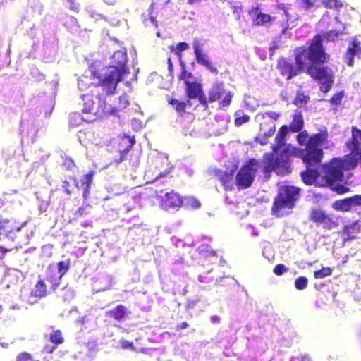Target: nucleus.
<instances>
[{
  "mask_svg": "<svg viewBox=\"0 0 361 361\" xmlns=\"http://www.w3.org/2000/svg\"><path fill=\"white\" fill-rule=\"evenodd\" d=\"M312 45L310 48L302 45L294 49L295 64L285 58H279L276 68L280 74L290 80L302 72H305L312 79L318 82L319 90L323 93L329 92L334 82L335 74L328 66L317 64L322 57L321 52Z\"/></svg>",
  "mask_w": 361,
  "mask_h": 361,
  "instance_id": "nucleus-1",
  "label": "nucleus"
},
{
  "mask_svg": "<svg viewBox=\"0 0 361 361\" xmlns=\"http://www.w3.org/2000/svg\"><path fill=\"white\" fill-rule=\"evenodd\" d=\"M92 75L98 82L90 83V91L82 95V112L93 116L90 121L116 114L117 109L107 102V97L114 94L116 89L110 90L104 86L105 80L102 79V74L98 71H92Z\"/></svg>",
  "mask_w": 361,
  "mask_h": 361,
  "instance_id": "nucleus-2",
  "label": "nucleus"
},
{
  "mask_svg": "<svg viewBox=\"0 0 361 361\" xmlns=\"http://www.w3.org/2000/svg\"><path fill=\"white\" fill-rule=\"evenodd\" d=\"M321 180L318 184L322 187H330L339 194H343L348 191V188L343 185L338 184L342 181L345 171L354 169L355 166L352 164V160L348 161L345 157H334L329 161L320 165Z\"/></svg>",
  "mask_w": 361,
  "mask_h": 361,
  "instance_id": "nucleus-3",
  "label": "nucleus"
},
{
  "mask_svg": "<svg viewBox=\"0 0 361 361\" xmlns=\"http://www.w3.org/2000/svg\"><path fill=\"white\" fill-rule=\"evenodd\" d=\"M128 56L126 51L118 50L115 51L111 60V69L102 74V79L105 80L104 86L110 90L116 89L118 82L123 80V76L130 73L126 66Z\"/></svg>",
  "mask_w": 361,
  "mask_h": 361,
  "instance_id": "nucleus-4",
  "label": "nucleus"
},
{
  "mask_svg": "<svg viewBox=\"0 0 361 361\" xmlns=\"http://www.w3.org/2000/svg\"><path fill=\"white\" fill-rule=\"evenodd\" d=\"M290 154L289 147L284 148L278 156L272 152L265 153L262 158V173L266 176H269L272 171L281 176L290 173L292 171Z\"/></svg>",
  "mask_w": 361,
  "mask_h": 361,
  "instance_id": "nucleus-5",
  "label": "nucleus"
},
{
  "mask_svg": "<svg viewBox=\"0 0 361 361\" xmlns=\"http://www.w3.org/2000/svg\"><path fill=\"white\" fill-rule=\"evenodd\" d=\"M323 157L324 152H321L312 145L310 146L307 154L302 157L301 159L306 169L301 173V177L305 185H312L317 178L321 180V170L319 171L317 168L320 166Z\"/></svg>",
  "mask_w": 361,
  "mask_h": 361,
  "instance_id": "nucleus-6",
  "label": "nucleus"
},
{
  "mask_svg": "<svg viewBox=\"0 0 361 361\" xmlns=\"http://www.w3.org/2000/svg\"><path fill=\"white\" fill-rule=\"evenodd\" d=\"M300 188L293 185L281 186L273 203L271 211L278 217L283 216L285 209H293L300 198Z\"/></svg>",
  "mask_w": 361,
  "mask_h": 361,
  "instance_id": "nucleus-7",
  "label": "nucleus"
},
{
  "mask_svg": "<svg viewBox=\"0 0 361 361\" xmlns=\"http://www.w3.org/2000/svg\"><path fill=\"white\" fill-rule=\"evenodd\" d=\"M328 130L326 128L321 130L319 133L309 136L306 130L300 131L296 136L297 142L300 145H305V149H300V157L302 158L308 152V148L312 145L316 149L324 152L322 145L328 141Z\"/></svg>",
  "mask_w": 361,
  "mask_h": 361,
  "instance_id": "nucleus-8",
  "label": "nucleus"
},
{
  "mask_svg": "<svg viewBox=\"0 0 361 361\" xmlns=\"http://www.w3.org/2000/svg\"><path fill=\"white\" fill-rule=\"evenodd\" d=\"M260 165L258 160L250 158L241 166L235 176L236 185L239 190L247 189L251 186Z\"/></svg>",
  "mask_w": 361,
  "mask_h": 361,
  "instance_id": "nucleus-9",
  "label": "nucleus"
},
{
  "mask_svg": "<svg viewBox=\"0 0 361 361\" xmlns=\"http://www.w3.org/2000/svg\"><path fill=\"white\" fill-rule=\"evenodd\" d=\"M341 32L338 30H332L326 32L323 34H317L313 38L307 42L306 48H310L312 45L316 46V49L321 52V59L319 61H317V64L320 66H324V64L329 61L330 56L326 52V49L323 46V41L326 40L328 42L336 41Z\"/></svg>",
  "mask_w": 361,
  "mask_h": 361,
  "instance_id": "nucleus-10",
  "label": "nucleus"
},
{
  "mask_svg": "<svg viewBox=\"0 0 361 361\" xmlns=\"http://www.w3.org/2000/svg\"><path fill=\"white\" fill-rule=\"evenodd\" d=\"M351 137L346 142L345 147L349 154L344 155L356 167L361 165V129L356 126L351 128Z\"/></svg>",
  "mask_w": 361,
  "mask_h": 361,
  "instance_id": "nucleus-11",
  "label": "nucleus"
},
{
  "mask_svg": "<svg viewBox=\"0 0 361 361\" xmlns=\"http://www.w3.org/2000/svg\"><path fill=\"white\" fill-rule=\"evenodd\" d=\"M210 103L218 102L221 108L228 107L233 100V93L227 90L222 81L214 82L208 91Z\"/></svg>",
  "mask_w": 361,
  "mask_h": 361,
  "instance_id": "nucleus-12",
  "label": "nucleus"
},
{
  "mask_svg": "<svg viewBox=\"0 0 361 361\" xmlns=\"http://www.w3.org/2000/svg\"><path fill=\"white\" fill-rule=\"evenodd\" d=\"M184 197L173 190L166 192L163 195L159 196L160 207L165 211H178L183 205Z\"/></svg>",
  "mask_w": 361,
  "mask_h": 361,
  "instance_id": "nucleus-13",
  "label": "nucleus"
},
{
  "mask_svg": "<svg viewBox=\"0 0 361 361\" xmlns=\"http://www.w3.org/2000/svg\"><path fill=\"white\" fill-rule=\"evenodd\" d=\"M27 224V221L18 224L13 219H7L0 216V238L4 236L12 241L16 238V233Z\"/></svg>",
  "mask_w": 361,
  "mask_h": 361,
  "instance_id": "nucleus-14",
  "label": "nucleus"
},
{
  "mask_svg": "<svg viewBox=\"0 0 361 361\" xmlns=\"http://www.w3.org/2000/svg\"><path fill=\"white\" fill-rule=\"evenodd\" d=\"M343 57L347 65L350 67L354 66L355 58L361 59V42L357 37H353L350 40Z\"/></svg>",
  "mask_w": 361,
  "mask_h": 361,
  "instance_id": "nucleus-15",
  "label": "nucleus"
},
{
  "mask_svg": "<svg viewBox=\"0 0 361 361\" xmlns=\"http://www.w3.org/2000/svg\"><path fill=\"white\" fill-rule=\"evenodd\" d=\"M247 13L251 16L252 25L255 26L267 25V24H271L278 18L277 16H272L269 14L262 13L259 4L252 7Z\"/></svg>",
  "mask_w": 361,
  "mask_h": 361,
  "instance_id": "nucleus-16",
  "label": "nucleus"
},
{
  "mask_svg": "<svg viewBox=\"0 0 361 361\" xmlns=\"http://www.w3.org/2000/svg\"><path fill=\"white\" fill-rule=\"evenodd\" d=\"M237 170L235 166L231 170L214 169L213 173L214 178L220 181L225 190H232L233 189V178Z\"/></svg>",
  "mask_w": 361,
  "mask_h": 361,
  "instance_id": "nucleus-17",
  "label": "nucleus"
},
{
  "mask_svg": "<svg viewBox=\"0 0 361 361\" xmlns=\"http://www.w3.org/2000/svg\"><path fill=\"white\" fill-rule=\"evenodd\" d=\"M193 49L197 63L209 69L212 73L217 74L218 68L213 66L208 56L202 52L201 44L198 41L194 42Z\"/></svg>",
  "mask_w": 361,
  "mask_h": 361,
  "instance_id": "nucleus-18",
  "label": "nucleus"
},
{
  "mask_svg": "<svg viewBox=\"0 0 361 361\" xmlns=\"http://www.w3.org/2000/svg\"><path fill=\"white\" fill-rule=\"evenodd\" d=\"M166 167L163 169H157L154 178L152 180V182H158L160 179H166L167 182V185L169 187H172L175 183L174 176L173 175V172L174 171V166L168 162L164 163Z\"/></svg>",
  "mask_w": 361,
  "mask_h": 361,
  "instance_id": "nucleus-19",
  "label": "nucleus"
},
{
  "mask_svg": "<svg viewBox=\"0 0 361 361\" xmlns=\"http://www.w3.org/2000/svg\"><path fill=\"white\" fill-rule=\"evenodd\" d=\"M49 340L52 343V345H44L42 350V352L43 353H53L55 351L56 347L59 345L63 344L65 341L62 331L60 329L55 330L52 333H51L49 336Z\"/></svg>",
  "mask_w": 361,
  "mask_h": 361,
  "instance_id": "nucleus-20",
  "label": "nucleus"
},
{
  "mask_svg": "<svg viewBox=\"0 0 361 361\" xmlns=\"http://www.w3.org/2000/svg\"><path fill=\"white\" fill-rule=\"evenodd\" d=\"M360 233L361 219H358L345 225L339 233L343 236L345 240H350L357 238Z\"/></svg>",
  "mask_w": 361,
  "mask_h": 361,
  "instance_id": "nucleus-21",
  "label": "nucleus"
},
{
  "mask_svg": "<svg viewBox=\"0 0 361 361\" xmlns=\"http://www.w3.org/2000/svg\"><path fill=\"white\" fill-rule=\"evenodd\" d=\"M130 314V311L123 305H118L113 309L105 312V316L114 321L121 322L127 319Z\"/></svg>",
  "mask_w": 361,
  "mask_h": 361,
  "instance_id": "nucleus-22",
  "label": "nucleus"
},
{
  "mask_svg": "<svg viewBox=\"0 0 361 361\" xmlns=\"http://www.w3.org/2000/svg\"><path fill=\"white\" fill-rule=\"evenodd\" d=\"M95 171L90 170L87 173L85 174L82 176V178L80 180L81 185L79 186L78 181L76 178L71 177V179L74 180L75 187L79 189L80 187L83 189L82 197L85 200H87L90 192V187L92 184L94 177L95 176Z\"/></svg>",
  "mask_w": 361,
  "mask_h": 361,
  "instance_id": "nucleus-23",
  "label": "nucleus"
},
{
  "mask_svg": "<svg viewBox=\"0 0 361 361\" xmlns=\"http://www.w3.org/2000/svg\"><path fill=\"white\" fill-rule=\"evenodd\" d=\"M135 142V137L128 135H123L121 137L118 142V151L120 152V157L117 161L118 163L123 161L129 150L133 147Z\"/></svg>",
  "mask_w": 361,
  "mask_h": 361,
  "instance_id": "nucleus-24",
  "label": "nucleus"
},
{
  "mask_svg": "<svg viewBox=\"0 0 361 361\" xmlns=\"http://www.w3.org/2000/svg\"><path fill=\"white\" fill-rule=\"evenodd\" d=\"M259 130L263 137L271 136L276 130V124L273 119L262 117L259 123Z\"/></svg>",
  "mask_w": 361,
  "mask_h": 361,
  "instance_id": "nucleus-25",
  "label": "nucleus"
},
{
  "mask_svg": "<svg viewBox=\"0 0 361 361\" xmlns=\"http://www.w3.org/2000/svg\"><path fill=\"white\" fill-rule=\"evenodd\" d=\"M185 94L188 99H195L199 94L203 91L202 85L198 82H186Z\"/></svg>",
  "mask_w": 361,
  "mask_h": 361,
  "instance_id": "nucleus-26",
  "label": "nucleus"
},
{
  "mask_svg": "<svg viewBox=\"0 0 361 361\" xmlns=\"http://www.w3.org/2000/svg\"><path fill=\"white\" fill-rule=\"evenodd\" d=\"M304 127V119L300 111L295 110L293 115V120L288 128L293 133H298L302 130Z\"/></svg>",
  "mask_w": 361,
  "mask_h": 361,
  "instance_id": "nucleus-27",
  "label": "nucleus"
},
{
  "mask_svg": "<svg viewBox=\"0 0 361 361\" xmlns=\"http://www.w3.org/2000/svg\"><path fill=\"white\" fill-rule=\"evenodd\" d=\"M47 294V287L45 284L44 280L42 279H39L33 290L30 292V297L40 299L46 297Z\"/></svg>",
  "mask_w": 361,
  "mask_h": 361,
  "instance_id": "nucleus-28",
  "label": "nucleus"
},
{
  "mask_svg": "<svg viewBox=\"0 0 361 361\" xmlns=\"http://www.w3.org/2000/svg\"><path fill=\"white\" fill-rule=\"evenodd\" d=\"M288 126L287 125H283L278 130L277 134L275 137L276 144L272 146V150L274 152L277 151L284 145L285 137L288 133Z\"/></svg>",
  "mask_w": 361,
  "mask_h": 361,
  "instance_id": "nucleus-29",
  "label": "nucleus"
},
{
  "mask_svg": "<svg viewBox=\"0 0 361 361\" xmlns=\"http://www.w3.org/2000/svg\"><path fill=\"white\" fill-rule=\"evenodd\" d=\"M46 280L51 284L50 290L54 291L59 286L61 278L54 269H49L46 274Z\"/></svg>",
  "mask_w": 361,
  "mask_h": 361,
  "instance_id": "nucleus-30",
  "label": "nucleus"
},
{
  "mask_svg": "<svg viewBox=\"0 0 361 361\" xmlns=\"http://www.w3.org/2000/svg\"><path fill=\"white\" fill-rule=\"evenodd\" d=\"M169 104L174 106L175 110L181 116L186 113L185 108L190 103L189 99L180 101L176 98H169L168 100Z\"/></svg>",
  "mask_w": 361,
  "mask_h": 361,
  "instance_id": "nucleus-31",
  "label": "nucleus"
},
{
  "mask_svg": "<svg viewBox=\"0 0 361 361\" xmlns=\"http://www.w3.org/2000/svg\"><path fill=\"white\" fill-rule=\"evenodd\" d=\"M321 224L325 230H332L336 228L339 226L337 218H334L332 216L329 214L325 216Z\"/></svg>",
  "mask_w": 361,
  "mask_h": 361,
  "instance_id": "nucleus-32",
  "label": "nucleus"
},
{
  "mask_svg": "<svg viewBox=\"0 0 361 361\" xmlns=\"http://www.w3.org/2000/svg\"><path fill=\"white\" fill-rule=\"evenodd\" d=\"M326 215L324 211L314 209L310 213V219L314 223L321 224Z\"/></svg>",
  "mask_w": 361,
  "mask_h": 361,
  "instance_id": "nucleus-33",
  "label": "nucleus"
},
{
  "mask_svg": "<svg viewBox=\"0 0 361 361\" xmlns=\"http://www.w3.org/2000/svg\"><path fill=\"white\" fill-rule=\"evenodd\" d=\"M333 207L336 210L343 211V212H349L352 210L350 205L349 204L348 198H344L341 200H336L334 202L333 204Z\"/></svg>",
  "mask_w": 361,
  "mask_h": 361,
  "instance_id": "nucleus-34",
  "label": "nucleus"
},
{
  "mask_svg": "<svg viewBox=\"0 0 361 361\" xmlns=\"http://www.w3.org/2000/svg\"><path fill=\"white\" fill-rule=\"evenodd\" d=\"M310 101V97L305 95L302 91H298L293 104L298 107L305 105Z\"/></svg>",
  "mask_w": 361,
  "mask_h": 361,
  "instance_id": "nucleus-35",
  "label": "nucleus"
},
{
  "mask_svg": "<svg viewBox=\"0 0 361 361\" xmlns=\"http://www.w3.org/2000/svg\"><path fill=\"white\" fill-rule=\"evenodd\" d=\"M189 44L185 42H179L176 46L171 45L170 50L178 56H180L181 53L188 49Z\"/></svg>",
  "mask_w": 361,
  "mask_h": 361,
  "instance_id": "nucleus-36",
  "label": "nucleus"
},
{
  "mask_svg": "<svg viewBox=\"0 0 361 361\" xmlns=\"http://www.w3.org/2000/svg\"><path fill=\"white\" fill-rule=\"evenodd\" d=\"M322 4L326 8H338L343 7L341 0H322Z\"/></svg>",
  "mask_w": 361,
  "mask_h": 361,
  "instance_id": "nucleus-37",
  "label": "nucleus"
},
{
  "mask_svg": "<svg viewBox=\"0 0 361 361\" xmlns=\"http://www.w3.org/2000/svg\"><path fill=\"white\" fill-rule=\"evenodd\" d=\"M332 269L330 267H322L314 272V277L317 279H323L331 275Z\"/></svg>",
  "mask_w": 361,
  "mask_h": 361,
  "instance_id": "nucleus-38",
  "label": "nucleus"
},
{
  "mask_svg": "<svg viewBox=\"0 0 361 361\" xmlns=\"http://www.w3.org/2000/svg\"><path fill=\"white\" fill-rule=\"evenodd\" d=\"M193 78V75L191 72H189L186 70L184 65L182 66L181 71L180 74L178 75V80H183L185 85H186V82H190L189 80Z\"/></svg>",
  "mask_w": 361,
  "mask_h": 361,
  "instance_id": "nucleus-39",
  "label": "nucleus"
},
{
  "mask_svg": "<svg viewBox=\"0 0 361 361\" xmlns=\"http://www.w3.org/2000/svg\"><path fill=\"white\" fill-rule=\"evenodd\" d=\"M63 162L62 166L68 171H72L74 168L76 167V164L74 161V160L68 157V156H63L62 157Z\"/></svg>",
  "mask_w": 361,
  "mask_h": 361,
  "instance_id": "nucleus-40",
  "label": "nucleus"
},
{
  "mask_svg": "<svg viewBox=\"0 0 361 361\" xmlns=\"http://www.w3.org/2000/svg\"><path fill=\"white\" fill-rule=\"evenodd\" d=\"M185 205L190 209H196L200 207V201L193 197H189L185 199Z\"/></svg>",
  "mask_w": 361,
  "mask_h": 361,
  "instance_id": "nucleus-41",
  "label": "nucleus"
},
{
  "mask_svg": "<svg viewBox=\"0 0 361 361\" xmlns=\"http://www.w3.org/2000/svg\"><path fill=\"white\" fill-rule=\"evenodd\" d=\"M130 105V102L127 98L126 95H122L119 97V104L118 106H115L114 108L116 110V114L121 111H123L126 108H127Z\"/></svg>",
  "mask_w": 361,
  "mask_h": 361,
  "instance_id": "nucleus-42",
  "label": "nucleus"
},
{
  "mask_svg": "<svg viewBox=\"0 0 361 361\" xmlns=\"http://www.w3.org/2000/svg\"><path fill=\"white\" fill-rule=\"evenodd\" d=\"M281 16H283V20L280 23L281 25V32L282 34H284L287 30L289 27V23H288V11L283 10V13H281Z\"/></svg>",
  "mask_w": 361,
  "mask_h": 361,
  "instance_id": "nucleus-43",
  "label": "nucleus"
},
{
  "mask_svg": "<svg viewBox=\"0 0 361 361\" xmlns=\"http://www.w3.org/2000/svg\"><path fill=\"white\" fill-rule=\"evenodd\" d=\"M307 279L305 276H299L296 278L295 281V286L296 289L302 290L305 289L307 286Z\"/></svg>",
  "mask_w": 361,
  "mask_h": 361,
  "instance_id": "nucleus-44",
  "label": "nucleus"
},
{
  "mask_svg": "<svg viewBox=\"0 0 361 361\" xmlns=\"http://www.w3.org/2000/svg\"><path fill=\"white\" fill-rule=\"evenodd\" d=\"M59 276L62 278L69 269V263L64 261H60L57 264Z\"/></svg>",
  "mask_w": 361,
  "mask_h": 361,
  "instance_id": "nucleus-45",
  "label": "nucleus"
},
{
  "mask_svg": "<svg viewBox=\"0 0 361 361\" xmlns=\"http://www.w3.org/2000/svg\"><path fill=\"white\" fill-rule=\"evenodd\" d=\"M234 116L235 117V120H234V123L238 127L248 122L250 119V118L248 115L245 114L243 116H239L238 112H236Z\"/></svg>",
  "mask_w": 361,
  "mask_h": 361,
  "instance_id": "nucleus-46",
  "label": "nucleus"
},
{
  "mask_svg": "<svg viewBox=\"0 0 361 361\" xmlns=\"http://www.w3.org/2000/svg\"><path fill=\"white\" fill-rule=\"evenodd\" d=\"M348 198L352 209L361 206V195H355Z\"/></svg>",
  "mask_w": 361,
  "mask_h": 361,
  "instance_id": "nucleus-47",
  "label": "nucleus"
},
{
  "mask_svg": "<svg viewBox=\"0 0 361 361\" xmlns=\"http://www.w3.org/2000/svg\"><path fill=\"white\" fill-rule=\"evenodd\" d=\"M16 361H34V357L31 353L23 351L17 355Z\"/></svg>",
  "mask_w": 361,
  "mask_h": 361,
  "instance_id": "nucleus-48",
  "label": "nucleus"
},
{
  "mask_svg": "<svg viewBox=\"0 0 361 361\" xmlns=\"http://www.w3.org/2000/svg\"><path fill=\"white\" fill-rule=\"evenodd\" d=\"M302 6L306 9L312 8L314 6H318L321 0H300Z\"/></svg>",
  "mask_w": 361,
  "mask_h": 361,
  "instance_id": "nucleus-49",
  "label": "nucleus"
},
{
  "mask_svg": "<svg viewBox=\"0 0 361 361\" xmlns=\"http://www.w3.org/2000/svg\"><path fill=\"white\" fill-rule=\"evenodd\" d=\"M343 95V91L336 92L331 97L329 102L333 105H338L341 102Z\"/></svg>",
  "mask_w": 361,
  "mask_h": 361,
  "instance_id": "nucleus-50",
  "label": "nucleus"
},
{
  "mask_svg": "<svg viewBox=\"0 0 361 361\" xmlns=\"http://www.w3.org/2000/svg\"><path fill=\"white\" fill-rule=\"evenodd\" d=\"M196 99H198L199 103L204 108V109H208L209 103L210 102L209 101V97H206L204 91H202V93L199 94Z\"/></svg>",
  "mask_w": 361,
  "mask_h": 361,
  "instance_id": "nucleus-51",
  "label": "nucleus"
},
{
  "mask_svg": "<svg viewBox=\"0 0 361 361\" xmlns=\"http://www.w3.org/2000/svg\"><path fill=\"white\" fill-rule=\"evenodd\" d=\"M288 267H286L283 264H278L274 267L273 272L276 276H281L284 273H286L288 271Z\"/></svg>",
  "mask_w": 361,
  "mask_h": 361,
  "instance_id": "nucleus-52",
  "label": "nucleus"
},
{
  "mask_svg": "<svg viewBox=\"0 0 361 361\" xmlns=\"http://www.w3.org/2000/svg\"><path fill=\"white\" fill-rule=\"evenodd\" d=\"M62 188L66 194L70 195L72 194V190H71V183L68 180H64L62 183Z\"/></svg>",
  "mask_w": 361,
  "mask_h": 361,
  "instance_id": "nucleus-53",
  "label": "nucleus"
},
{
  "mask_svg": "<svg viewBox=\"0 0 361 361\" xmlns=\"http://www.w3.org/2000/svg\"><path fill=\"white\" fill-rule=\"evenodd\" d=\"M91 82L87 84L85 80L82 78H79L78 80V87L80 88V90H87V89H89L90 90V88L89 87V85L90 84Z\"/></svg>",
  "mask_w": 361,
  "mask_h": 361,
  "instance_id": "nucleus-54",
  "label": "nucleus"
},
{
  "mask_svg": "<svg viewBox=\"0 0 361 361\" xmlns=\"http://www.w3.org/2000/svg\"><path fill=\"white\" fill-rule=\"evenodd\" d=\"M121 345L123 349H133V345L132 342H130L126 339L121 340Z\"/></svg>",
  "mask_w": 361,
  "mask_h": 361,
  "instance_id": "nucleus-55",
  "label": "nucleus"
},
{
  "mask_svg": "<svg viewBox=\"0 0 361 361\" xmlns=\"http://www.w3.org/2000/svg\"><path fill=\"white\" fill-rule=\"evenodd\" d=\"M279 115V114L273 111L267 112L265 116H263V118H269L273 119L274 123H275V121L278 119Z\"/></svg>",
  "mask_w": 361,
  "mask_h": 361,
  "instance_id": "nucleus-56",
  "label": "nucleus"
},
{
  "mask_svg": "<svg viewBox=\"0 0 361 361\" xmlns=\"http://www.w3.org/2000/svg\"><path fill=\"white\" fill-rule=\"evenodd\" d=\"M85 214H87V212L85 210V208L83 207L78 208V209L75 212V215L77 216H81L85 215Z\"/></svg>",
  "mask_w": 361,
  "mask_h": 361,
  "instance_id": "nucleus-57",
  "label": "nucleus"
},
{
  "mask_svg": "<svg viewBox=\"0 0 361 361\" xmlns=\"http://www.w3.org/2000/svg\"><path fill=\"white\" fill-rule=\"evenodd\" d=\"M264 137L263 138L256 137L255 140L259 142L262 146L265 145L268 143L267 140Z\"/></svg>",
  "mask_w": 361,
  "mask_h": 361,
  "instance_id": "nucleus-58",
  "label": "nucleus"
},
{
  "mask_svg": "<svg viewBox=\"0 0 361 361\" xmlns=\"http://www.w3.org/2000/svg\"><path fill=\"white\" fill-rule=\"evenodd\" d=\"M188 326L189 325H188V322H182L180 324H179L177 326L176 329L180 330V329H185V328L188 327Z\"/></svg>",
  "mask_w": 361,
  "mask_h": 361,
  "instance_id": "nucleus-59",
  "label": "nucleus"
},
{
  "mask_svg": "<svg viewBox=\"0 0 361 361\" xmlns=\"http://www.w3.org/2000/svg\"><path fill=\"white\" fill-rule=\"evenodd\" d=\"M157 185H164L166 187H169L167 185V182L166 181V179H160L158 182H155Z\"/></svg>",
  "mask_w": 361,
  "mask_h": 361,
  "instance_id": "nucleus-60",
  "label": "nucleus"
},
{
  "mask_svg": "<svg viewBox=\"0 0 361 361\" xmlns=\"http://www.w3.org/2000/svg\"><path fill=\"white\" fill-rule=\"evenodd\" d=\"M211 320L212 321L213 323H219L220 322V317H218L217 315H214L211 317Z\"/></svg>",
  "mask_w": 361,
  "mask_h": 361,
  "instance_id": "nucleus-61",
  "label": "nucleus"
},
{
  "mask_svg": "<svg viewBox=\"0 0 361 361\" xmlns=\"http://www.w3.org/2000/svg\"><path fill=\"white\" fill-rule=\"evenodd\" d=\"M10 250H11V248L6 249V248H4V247H3L0 246V251H1V252H4H4H8V251H10Z\"/></svg>",
  "mask_w": 361,
  "mask_h": 361,
  "instance_id": "nucleus-62",
  "label": "nucleus"
},
{
  "mask_svg": "<svg viewBox=\"0 0 361 361\" xmlns=\"http://www.w3.org/2000/svg\"><path fill=\"white\" fill-rule=\"evenodd\" d=\"M199 1H200V0H188V3L190 5L194 4Z\"/></svg>",
  "mask_w": 361,
  "mask_h": 361,
  "instance_id": "nucleus-63",
  "label": "nucleus"
},
{
  "mask_svg": "<svg viewBox=\"0 0 361 361\" xmlns=\"http://www.w3.org/2000/svg\"><path fill=\"white\" fill-rule=\"evenodd\" d=\"M168 63H169V67L171 68L172 67V62H171V58L168 59Z\"/></svg>",
  "mask_w": 361,
  "mask_h": 361,
  "instance_id": "nucleus-64",
  "label": "nucleus"
}]
</instances>
